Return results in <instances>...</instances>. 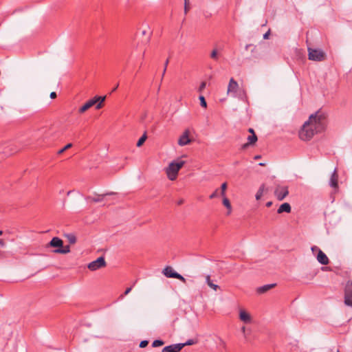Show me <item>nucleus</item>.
<instances>
[{
  "instance_id": "nucleus-1",
  "label": "nucleus",
  "mask_w": 352,
  "mask_h": 352,
  "mask_svg": "<svg viewBox=\"0 0 352 352\" xmlns=\"http://www.w3.org/2000/svg\"><path fill=\"white\" fill-rule=\"evenodd\" d=\"M326 118L324 113L317 111L311 114L309 120L302 125L299 131V137L302 140L308 141L318 133H321L325 129Z\"/></svg>"
},
{
  "instance_id": "nucleus-2",
  "label": "nucleus",
  "mask_w": 352,
  "mask_h": 352,
  "mask_svg": "<svg viewBox=\"0 0 352 352\" xmlns=\"http://www.w3.org/2000/svg\"><path fill=\"white\" fill-rule=\"evenodd\" d=\"M184 164L185 162L182 160L177 162L173 161L170 162L168 166L166 168V173L168 178L171 181H174L177 178L179 170Z\"/></svg>"
},
{
  "instance_id": "nucleus-3",
  "label": "nucleus",
  "mask_w": 352,
  "mask_h": 352,
  "mask_svg": "<svg viewBox=\"0 0 352 352\" xmlns=\"http://www.w3.org/2000/svg\"><path fill=\"white\" fill-rule=\"evenodd\" d=\"M105 100V96H95L92 99L87 101L84 105H82L79 109L78 112L80 113H83L89 108L96 104V109H100L102 106V102Z\"/></svg>"
},
{
  "instance_id": "nucleus-4",
  "label": "nucleus",
  "mask_w": 352,
  "mask_h": 352,
  "mask_svg": "<svg viewBox=\"0 0 352 352\" xmlns=\"http://www.w3.org/2000/svg\"><path fill=\"white\" fill-rule=\"evenodd\" d=\"M308 58L314 61H322L325 58V54L322 50L308 47Z\"/></svg>"
},
{
  "instance_id": "nucleus-5",
  "label": "nucleus",
  "mask_w": 352,
  "mask_h": 352,
  "mask_svg": "<svg viewBox=\"0 0 352 352\" xmlns=\"http://www.w3.org/2000/svg\"><path fill=\"white\" fill-rule=\"evenodd\" d=\"M20 150V148L17 147L14 144H0V153H3L5 155H10Z\"/></svg>"
},
{
  "instance_id": "nucleus-6",
  "label": "nucleus",
  "mask_w": 352,
  "mask_h": 352,
  "mask_svg": "<svg viewBox=\"0 0 352 352\" xmlns=\"http://www.w3.org/2000/svg\"><path fill=\"white\" fill-rule=\"evenodd\" d=\"M344 304L352 307V281H347L344 288Z\"/></svg>"
},
{
  "instance_id": "nucleus-7",
  "label": "nucleus",
  "mask_w": 352,
  "mask_h": 352,
  "mask_svg": "<svg viewBox=\"0 0 352 352\" xmlns=\"http://www.w3.org/2000/svg\"><path fill=\"white\" fill-rule=\"evenodd\" d=\"M106 265L107 264L103 256H100L96 260L89 263L87 265V267L91 271H96L98 269L105 267Z\"/></svg>"
},
{
  "instance_id": "nucleus-8",
  "label": "nucleus",
  "mask_w": 352,
  "mask_h": 352,
  "mask_svg": "<svg viewBox=\"0 0 352 352\" xmlns=\"http://www.w3.org/2000/svg\"><path fill=\"white\" fill-rule=\"evenodd\" d=\"M289 194L287 186H277L274 190V195L278 200H283Z\"/></svg>"
},
{
  "instance_id": "nucleus-9",
  "label": "nucleus",
  "mask_w": 352,
  "mask_h": 352,
  "mask_svg": "<svg viewBox=\"0 0 352 352\" xmlns=\"http://www.w3.org/2000/svg\"><path fill=\"white\" fill-rule=\"evenodd\" d=\"M239 89V84L238 82L234 80V78H231L230 80L228 86V90L227 93L229 94H230L232 96L236 97L237 96V91Z\"/></svg>"
},
{
  "instance_id": "nucleus-10",
  "label": "nucleus",
  "mask_w": 352,
  "mask_h": 352,
  "mask_svg": "<svg viewBox=\"0 0 352 352\" xmlns=\"http://www.w3.org/2000/svg\"><path fill=\"white\" fill-rule=\"evenodd\" d=\"M115 193L113 192H107V193H104V194H101V195H99V194H97V193H94V197H91V196H88L86 197V199L87 200H91L92 201L95 202V203H97V202H100L102 201H103L104 199V197L107 195H114Z\"/></svg>"
},
{
  "instance_id": "nucleus-11",
  "label": "nucleus",
  "mask_w": 352,
  "mask_h": 352,
  "mask_svg": "<svg viewBox=\"0 0 352 352\" xmlns=\"http://www.w3.org/2000/svg\"><path fill=\"white\" fill-rule=\"evenodd\" d=\"M184 348V344H173L165 346L162 352H179Z\"/></svg>"
},
{
  "instance_id": "nucleus-12",
  "label": "nucleus",
  "mask_w": 352,
  "mask_h": 352,
  "mask_svg": "<svg viewBox=\"0 0 352 352\" xmlns=\"http://www.w3.org/2000/svg\"><path fill=\"white\" fill-rule=\"evenodd\" d=\"M191 142L189 138V131L186 130L184 133L179 137L178 140V144L179 146H185Z\"/></svg>"
},
{
  "instance_id": "nucleus-13",
  "label": "nucleus",
  "mask_w": 352,
  "mask_h": 352,
  "mask_svg": "<svg viewBox=\"0 0 352 352\" xmlns=\"http://www.w3.org/2000/svg\"><path fill=\"white\" fill-rule=\"evenodd\" d=\"M338 175L337 173V170H336V168H335L331 176L330 180H329V186L331 188H333L335 189L338 188Z\"/></svg>"
},
{
  "instance_id": "nucleus-14",
  "label": "nucleus",
  "mask_w": 352,
  "mask_h": 352,
  "mask_svg": "<svg viewBox=\"0 0 352 352\" xmlns=\"http://www.w3.org/2000/svg\"><path fill=\"white\" fill-rule=\"evenodd\" d=\"M163 274L167 278H175L177 272H175L172 267L166 266L162 271Z\"/></svg>"
},
{
  "instance_id": "nucleus-15",
  "label": "nucleus",
  "mask_w": 352,
  "mask_h": 352,
  "mask_svg": "<svg viewBox=\"0 0 352 352\" xmlns=\"http://www.w3.org/2000/svg\"><path fill=\"white\" fill-rule=\"evenodd\" d=\"M239 318L242 322L246 324L250 323L252 322L251 316L243 309L239 311Z\"/></svg>"
},
{
  "instance_id": "nucleus-16",
  "label": "nucleus",
  "mask_w": 352,
  "mask_h": 352,
  "mask_svg": "<svg viewBox=\"0 0 352 352\" xmlns=\"http://www.w3.org/2000/svg\"><path fill=\"white\" fill-rule=\"evenodd\" d=\"M316 258L317 261L322 265H327L329 263L327 256L322 250H319Z\"/></svg>"
},
{
  "instance_id": "nucleus-17",
  "label": "nucleus",
  "mask_w": 352,
  "mask_h": 352,
  "mask_svg": "<svg viewBox=\"0 0 352 352\" xmlns=\"http://www.w3.org/2000/svg\"><path fill=\"white\" fill-rule=\"evenodd\" d=\"M47 245L60 248L63 247V241L58 237H53Z\"/></svg>"
},
{
  "instance_id": "nucleus-18",
  "label": "nucleus",
  "mask_w": 352,
  "mask_h": 352,
  "mask_svg": "<svg viewBox=\"0 0 352 352\" xmlns=\"http://www.w3.org/2000/svg\"><path fill=\"white\" fill-rule=\"evenodd\" d=\"M276 285V283L265 285L258 287L256 289V292L258 294H264L266 292H267L268 290L274 288Z\"/></svg>"
},
{
  "instance_id": "nucleus-19",
  "label": "nucleus",
  "mask_w": 352,
  "mask_h": 352,
  "mask_svg": "<svg viewBox=\"0 0 352 352\" xmlns=\"http://www.w3.org/2000/svg\"><path fill=\"white\" fill-rule=\"evenodd\" d=\"M291 206L288 203H284L283 204H281L280 206V207L278 208V210H277V212L278 214H281L283 212H287V213H289L291 212Z\"/></svg>"
},
{
  "instance_id": "nucleus-20",
  "label": "nucleus",
  "mask_w": 352,
  "mask_h": 352,
  "mask_svg": "<svg viewBox=\"0 0 352 352\" xmlns=\"http://www.w3.org/2000/svg\"><path fill=\"white\" fill-rule=\"evenodd\" d=\"M248 142L243 144L242 146L243 148H247L250 144H253L257 141V136L255 135L254 133H253V135H249L248 137Z\"/></svg>"
},
{
  "instance_id": "nucleus-21",
  "label": "nucleus",
  "mask_w": 352,
  "mask_h": 352,
  "mask_svg": "<svg viewBox=\"0 0 352 352\" xmlns=\"http://www.w3.org/2000/svg\"><path fill=\"white\" fill-rule=\"evenodd\" d=\"M206 283L208 284V285L212 288V289H214V291H217V289L219 288V287L217 285H215L212 283V281L210 280V275H207L206 276Z\"/></svg>"
},
{
  "instance_id": "nucleus-22",
  "label": "nucleus",
  "mask_w": 352,
  "mask_h": 352,
  "mask_svg": "<svg viewBox=\"0 0 352 352\" xmlns=\"http://www.w3.org/2000/svg\"><path fill=\"white\" fill-rule=\"evenodd\" d=\"M54 253L58 254H67L70 252V247L69 245H66L63 247V248H58L53 251Z\"/></svg>"
},
{
  "instance_id": "nucleus-23",
  "label": "nucleus",
  "mask_w": 352,
  "mask_h": 352,
  "mask_svg": "<svg viewBox=\"0 0 352 352\" xmlns=\"http://www.w3.org/2000/svg\"><path fill=\"white\" fill-rule=\"evenodd\" d=\"M265 190V184H262L260 187H259V189L258 190L255 197H256V200H259L261 197L263 196V192Z\"/></svg>"
},
{
  "instance_id": "nucleus-24",
  "label": "nucleus",
  "mask_w": 352,
  "mask_h": 352,
  "mask_svg": "<svg viewBox=\"0 0 352 352\" xmlns=\"http://www.w3.org/2000/svg\"><path fill=\"white\" fill-rule=\"evenodd\" d=\"M223 204L228 210V214H230L231 212V210H232V206H231V204H230L229 199L226 197H223Z\"/></svg>"
},
{
  "instance_id": "nucleus-25",
  "label": "nucleus",
  "mask_w": 352,
  "mask_h": 352,
  "mask_svg": "<svg viewBox=\"0 0 352 352\" xmlns=\"http://www.w3.org/2000/svg\"><path fill=\"white\" fill-rule=\"evenodd\" d=\"M65 236L69 243L74 244L76 242V237L74 234H67Z\"/></svg>"
},
{
  "instance_id": "nucleus-26",
  "label": "nucleus",
  "mask_w": 352,
  "mask_h": 352,
  "mask_svg": "<svg viewBox=\"0 0 352 352\" xmlns=\"http://www.w3.org/2000/svg\"><path fill=\"white\" fill-rule=\"evenodd\" d=\"M147 137H146V133H144L138 141L137 142V146L138 147H140L141 146L144 142L146 141Z\"/></svg>"
},
{
  "instance_id": "nucleus-27",
  "label": "nucleus",
  "mask_w": 352,
  "mask_h": 352,
  "mask_svg": "<svg viewBox=\"0 0 352 352\" xmlns=\"http://www.w3.org/2000/svg\"><path fill=\"white\" fill-rule=\"evenodd\" d=\"M164 344V342L162 340H155L152 343L153 347L161 346Z\"/></svg>"
},
{
  "instance_id": "nucleus-28",
  "label": "nucleus",
  "mask_w": 352,
  "mask_h": 352,
  "mask_svg": "<svg viewBox=\"0 0 352 352\" xmlns=\"http://www.w3.org/2000/svg\"><path fill=\"white\" fill-rule=\"evenodd\" d=\"M226 189H227V183L224 182L221 186V195L223 197H225Z\"/></svg>"
},
{
  "instance_id": "nucleus-29",
  "label": "nucleus",
  "mask_w": 352,
  "mask_h": 352,
  "mask_svg": "<svg viewBox=\"0 0 352 352\" xmlns=\"http://www.w3.org/2000/svg\"><path fill=\"white\" fill-rule=\"evenodd\" d=\"M72 146V143H69L67 144V145H65L63 148L60 149L58 151V155H60L62 153H63L66 150L70 148Z\"/></svg>"
},
{
  "instance_id": "nucleus-30",
  "label": "nucleus",
  "mask_w": 352,
  "mask_h": 352,
  "mask_svg": "<svg viewBox=\"0 0 352 352\" xmlns=\"http://www.w3.org/2000/svg\"><path fill=\"white\" fill-rule=\"evenodd\" d=\"M199 99L200 100V104L201 107L206 108L207 107V103H206V101L205 100V98L204 96H200L199 97Z\"/></svg>"
},
{
  "instance_id": "nucleus-31",
  "label": "nucleus",
  "mask_w": 352,
  "mask_h": 352,
  "mask_svg": "<svg viewBox=\"0 0 352 352\" xmlns=\"http://www.w3.org/2000/svg\"><path fill=\"white\" fill-rule=\"evenodd\" d=\"M210 58L214 59V60H217L218 59V54H217V50H213L210 54Z\"/></svg>"
},
{
  "instance_id": "nucleus-32",
  "label": "nucleus",
  "mask_w": 352,
  "mask_h": 352,
  "mask_svg": "<svg viewBox=\"0 0 352 352\" xmlns=\"http://www.w3.org/2000/svg\"><path fill=\"white\" fill-rule=\"evenodd\" d=\"M195 343V342L194 341V340H188V341H186V342L184 343H179V344H184V347L185 346H188V345H192V344H194Z\"/></svg>"
},
{
  "instance_id": "nucleus-33",
  "label": "nucleus",
  "mask_w": 352,
  "mask_h": 352,
  "mask_svg": "<svg viewBox=\"0 0 352 352\" xmlns=\"http://www.w3.org/2000/svg\"><path fill=\"white\" fill-rule=\"evenodd\" d=\"M175 278L180 280H181V281H182L184 283H186V279L183 276H182L181 274H179V273H178V274H177V275L176 276Z\"/></svg>"
},
{
  "instance_id": "nucleus-34",
  "label": "nucleus",
  "mask_w": 352,
  "mask_h": 352,
  "mask_svg": "<svg viewBox=\"0 0 352 352\" xmlns=\"http://www.w3.org/2000/svg\"><path fill=\"white\" fill-rule=\"evenodd\" d=\"M206 82H202L198 89V91L199 92H201L206 87Z\"/></svg>"
},
{
  "instance_id": "nucleus-35",
  "label": "nucleus",
  "mask_w": 352,
  "mask_h": 352,
  "mask_svg": "<svg viewBox=\"0 0 352 352\" xmlns=\"http://www.w3.org/2000/svg\"><path fill=\"white\" fill-rule=\"evenodd\" d=\"M148 342L147 340H142L140 343V347L144 348L148 345Z\"/></svg>"
},
{
  "instance_id": "nucleus-36",
  "label": "nucleus",
  "mask_w": 352,
  "mask_h": 352,
  "mask_svg": "<svg viewBox=\"0 0 352 352\" xmlns=\"http://www.w3.org/2000/svg\"><path fill=\"white\" fill-rule=\"evenodd\" d=\"M249 47H252L251 52H254L256 47L253 45H252V44H248V45H245V48L246 50H248Z\"/></svg>"
},
{
  "instance_id": "nucleus-37",
  "label": "nucleus",
  "mask_w": 352,
  "mask_h": 352,
  "mask_svg": "<svg viewBox=\"0 0 352 352\" xmlns=\"http://www.w3.org/2000/svg\"><path fill=\"white\" fill-rule=\"evenodd\" d=\"M142 35L148 34V38H147V41H146L147 42H148L149 40H150V33L148 32V31L147 30H143L142 31Z\"/></svg>"
},
{
  "instance_id": "nucleus-38",
  "label": "nucleus",
  "mask_w": 352,
  "mask_h": 352,
  "mask_svg": "<svg viewBox=\"0 0 352 352\" xmlns=\"http://www.w3.org/2000/svg\"><path fill=\"white\" fill-rule=\"evenodd\" d=\"M311 251L313 253H315V252H319V250H321L317 246H312L311 248Z\"/></svg>"
},
{
  "instance_id": "nucleus-39",
  "label": "nucleus",
  "mask_w": 352,
  "mask_h": 352,
  "mask_svg": "<svg viewBox=\"0 0 352 352\" xmlns=\"http://www.w3.org/2000/svg\"><path fill=\"white\" fill-rule=\"evenodd\" d=\"M218 189H217L213 193L210 195V199H214L217 196Z\"/></svg>"
},
{
  "instance_id": "nucleus-40",
  "label": "nucleus",
  "mask_w": 352,
  "mask_h": 352,
  "mask_svg": "<svg viewBox=\"0 0 352 352\" xmlns=\"http://www.w3.org/2000/svg\"><path fill=\"white\" fill-rule=\"evenodd\" d=\"M131 289H132V287H129V288H127V289L125 290V292H124V294L122 296V297L123 296H126V295H127L128 294H129V292L131 291Z\"/></svg>"
},
{
  "instance_id": "nucleus-41",
  "label": "nucleus",
  "mask_w": 352,
  "mask_h": 352,
  "mask_svg": "<svg viewBox=\"0 0 352 352\" xmlns=\"http://www.w3.org/2000/svg\"><path fill=\"white\" fill-rule=\"evenodd\" d=\"M245 329H246L245 327V326H243V327H241V332L243 333L244 337L246 338Z\"/></svg>"
},
{
  "instance_id": "nucleus-42",
  "label": "nucleus",
  "mask_w": 352,
  "mask_h": 352,
  "mask_svg": "<svg viewBox=\"0 0 352 352\" xmlns=\"http://www.w3.org/2000/svg\"><path fill=\"white\" fill-rule=\"evenodd\" d=\"M50 98H51L52 99L55 98L56 97V92H54V91L52 92V93L50 94Z\"/></svg>"
},
{
  "instance_id": "nucleus-43",
  "label": "nucleus",
  "mask_w": 352,
  "mask_h": 352,
  "mask_svg": "<svg viewBox=\"0 0 352 352\" xmlns=\"http://www.w3.org/2000/svg\"><path fill=\"white\" fill-rule=\"evenodd\" d=\"M269 35H270V31H268V32H267L266 33L264 34L263 38L264 39H267L268 37H269Z\"/></svg>"
},
{
  "instance_id": "nucleus-44",
  "label": "nucleus",
  "mask_w": 352,
  "mask_h": 352,
  "mask_svg": "<svg viewBox=\"0 0 352 352\" xmlns=\"http://www.w3.org/2000/svg\"><path fill=\"white\" fill-rule=\"evenodd\" d=\"M5 245H6V243H5L3 239H0V246L1 247H4Z\"/></svg>"
},
{
  "instance_id": "nucleus-45",
  "label": "nucleus",
  "mask_w": 352,
  "mask_h": 352,
  "mask_svg": "<svg viewBox=\"0 0 352 352\" xmlns=\"http://www.w3.org/2000/svg\"><path fill=\"white\" fill-rule=\"evenodd\" d=\"M184 203V199H181L177 201V205H182Z\"/></svg>"
},
{
  "instance_id": "nucleus-46",
  "label": "nucleus",
  "mask_w": 352,
  "mask_h": 352,
  "mask_svg": "<svg viewBox=\"0 0 352 352\" xmlns=\"http://www.w3.org/2000/svg\"><path fill=\"white\" fill-rule=\"evenodd\" d=\"M169 60L167 59L164 63V68H167Z\"/></svg>"
},
{
  "instance_id": "nucleus-47",
  "label": "nucleus",
  "mask_w": 352,
  "mask_h": 352,
  "mask_svg": "<svg viewBox=\"0 0 352 352\" xmlns=\"http://www.w3.org/2000/svg\"><path fill=\"white\" fill-rule=\"evenodd\" d=\"M272 205V201H268L266 204V206L267 207H270Z\"/></svg>"
},
{
  "instance_id": "nucleus-48",
  "label": "nucleus",
  "mask_w": 352,
  "mask_h": 352,
  "mask_svg": "<svg viewBox=\"0 0 352 352\" xmlns=\"http://www.w3.org/2000/svg\"><path fill=\"white\" fill-rule=\"evenodd\" d=\"M118 86H119V85H118V84H117V85H116V87H113V89H112V91H112V92L115 91L117 89V88L118 87Z\"/></svg>"
},
{
  "instance_id": "nucleus-49",
  "label": "nucleus",
  "mask_w": 352,
  "mask_h": 352,
  "mask_svg": "<svg viewBox=\"0 0 352 352\" xmlns=\"http://www.w3.org/2000/svg\"><path fill=\"white\" fill-rule=\"evenodd\" d=\"M248 131H249L250 133H252V135H253V133H254V129H252V128H250V129H248Z\"/></svg>"
},
{
  "instance_id": "nucleus-50",
  "label": "nucleus",
  "mask_w": 352,
  "mask_h": 352,
  "mask_svg": "<svg viewBox=\"0 0 352 352\" xmlns=\"http://www.w3.org/2000/svg\"><path fill=\"white\" fill-rule=\"evenodd\" d=\"M166 69L164 68V71H162V78L164 77L165 73H166Z\"/></svg>"
},
{
  "instance_id": "nucleus-51",
  "label": "nucleus",
  "mask_w": 352,
  "mask_h": 352,
  "mask_svg": "<svg viewBox=\"0 0 352 352\" xmlns=\"http://www.w3.org/2000/svg\"><path fill=\"white\" fill-rule=\"evenodd\" d=\"M260 158H261V156H260V155H256V156L254 157V159H255V160H258V159H260Z\"/></svg>"
},
{
  "instance_id": "nucleus-52",
  "label": "nucleus",
  "mask_w": 352,
  "mask_h": 352,
  "mask_svg": "<svg viewBox=\"0 0 352 352\" xmlns=\"http://www.w3.org/2000/svg\"><path fill=\"white\" fill-rule=\"evenodd\" d=\"M187 10H188V8L186 7V6H185V12L186 13L187 12Z\"/></svg>"
},
{
  "instance_id": "nucleus-53",
  "label": "nucleus",
  "mask_w": 352,
  "mask_h": 352,
  "mask_svg": "<svg viewBox=\"0 0 352 352\" xmlns=\"http://www.w3.org/2000/svg\"><path fill=\"white\" fill-rule=\"evenodd\" d=\"M3 253L0 251V258L2 257Z\"/></svg>"
},
{
  "instance_id": "nucleus-54",
  "label": "nucleus",
  "mask_w": 352,
  "mask_h": 352,
  "mask_svg": "<svg viewBox=\"0 0 352 352\" xmlns=\"http://www.w3.org/2000/svg\"><path fill=\"white\" fill-rule=\"evenodd\" d=\"M259 166H265V164L264 163H260Z\"/></svg>"
},
{
  "instance_id": "nucleus-55",
  "label": "nucleus",
  "mask_w": 352,
  "mask_h": 352,
  "mask_svg": "<svg viewBox=\"0 0 352 352\" xmlns=\"http://www.w3.org/2000/svg\"><path fill=\"white\" fill-rule=\"evenodd\" d=\"M3 234V231L0 230V236Z\"/></svg>"
},
{
  "instance_id": "nucleus-56",
  "label": "nucleus",
  "mask_w": 352,
  "mask_h": 352,
  "mask_svg": "<svg viewBox=\"0 0 352 352\" xmlns=\"http://www.w3.org/2000/svg\"><path fill=\"white\" fill-rule=\"evenodd\" d=\"M144 54H145V52H143V54H142V56L144 57Z\"/></svg>"
},
{
  "instance_id": "nucleus-57",
  "label": "nucleus",
  "mask_w": 352,
  "mask_h": 352,
  "mask_svg": "<svg viewBox=\"0 0 352 352\" xmlns=\"http://www.w3.org/2000/svg\"><path fill=\"white\" fill-rule=\"evenodd\" d=\"M144 54H145V52H143V54H142V56L144 57Z\"/></svg>"
},
{
  "instance_id": "nucleus-58",
  "label": "nucleus",
  "mask_w": 352,
  "mask_h": 352,
  "mask_svg": "<svg viewBox=\"0 0 352 352\" xmlns=\"http://www.w3.org/2000/svg\"><path fill=\"white\" fill-rule=\"evenodd\" d=\"M337 352H340L339 351H338Z\"/></svg>"
}]
</instances>
